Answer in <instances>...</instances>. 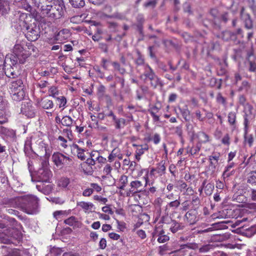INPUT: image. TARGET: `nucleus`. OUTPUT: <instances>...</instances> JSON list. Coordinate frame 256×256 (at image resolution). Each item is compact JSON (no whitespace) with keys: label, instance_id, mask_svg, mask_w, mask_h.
I'll use <instances>...</instances> for the list:
<instances>
[{"label":"nucleus","instance_id":"4d7b16f0","mask_svg":"<svg viewBox=\"0 0 256 256\" xmlns=\"http://www.w3.org/2000/svg\"><path fill=\"white\" fill-rule=\"evenodd\" d=\"M192 203L194 206L197 207L198 206L200 203L199 198L197 196H193L192 200Z\"/></svg>","mask_w":256,"mask_h":256},{"label":"nucleus","instance_id":"39448f33","mask_svg":"<svg viewBox=\"0 0 256 256\" xmlns=\"http://www.w3.org/2000/svg\"><path fill=\"white\" fill-rule=\"evenodd\" d=\"M53 162L57 167L62 168L64 166L71 164L72 160L60 152H55L52 156Z\"/></svg>","mask_w":256,"mask_h":256},{"label":"nucleus","instance_id":"b1692460","mask_svg":"<svg viewBox=\"0 0 256 256\" xmlns=\"http://www.w3.org/2000/svg\"><path fill=\"white\" fill-rule=\"evenodd\" d=\"M114 126L116 129L120 130L123 128L126 125V120L123 118H116L114 120Z\"/></svg>","mask_w":256,"mask_h":256},{"label":"nucleus","instance_id":"f3484780","mask_svg":"<svg viewBox=\"0 0 256 256\" xmlns=\"http://www.w3.org/2000/svg\"><path fill=\"white\" fill-rule=\"evenodd\" d=\"M10 10L9 2L8 0H0V13L2 16L8 14Z\"/></svg>","mask_w":256,"mask_h":256},{"label":"nucleus","instance_id":"5701e85b","mask_svg":"<svg viewBox=\"0 0 256 256\" xmlns=\"http://www.w3.org/2000/svg\"><path fill=\"white\" fill-rule=\"evenodd\" d=\"M8 91L10 94L12 98L15 100L16 96V81L12 80L10 82V84L8 85Z\"/></svg>","mask_w":256,"mask_h":256},{"label":"nucleus","instance_id":"aec40b11","mask_svg":"<svg viewBox=\"0 0 256 256\" xmlns=\"http://www.w3.org/2000/svg\"><path fill=\"white\" fill-rule=\"evenodd\" d=\"M72 150L75 152L77 154V156L81 160H84L86 158L84 154L85 150L78 146L77 144H74L72 146Z\"/></svg>","mask_w":256,"mask_h":256},{"label":"nucleus","instance_id":"09e8293b","mask_svg":"<svg viewBox=\"0 0 256 256\" xmlns=\"http://www.w3.org/2000/svg\"><path fill=\"white\" fill-rule=\"evenodd\" d=\"M112 170V167L110 164H106L104 168L103 172L106 176L110 175Z\"/></svg>","mask_w":256,"mask_h":256},{"label":"nucleus","instance_id":"7c9ffc66","mask_svg":"<svg viewBox=\"0 0 256 256\" xmlns=\"http://www.w3.org/2000/svg\"><path fill=\"white\" fill-rule=\"evenodd\" d=\"M179 110L185 120L188 121L189 120V115L190 112L187 106H185L183 108H180Z\"/></svg>","mask_w":256,"mask_h":256},{"label":"nucleus","instance_id":"20e7f679","mask_svg":"<svg viewBox=\"0 0 256 256\" xmlns=\"http://www.w3.org/2000/svg\"><path fill=\"white\" fill-rule=\"evenodd\" d=\"M16 229L8 228L4 230V233L0 236V241L4 244H14L16 241Z\"/></svg>","mask_w":256,"mask_h":256},{"label":"nucleus","instance_id":"f704fd0d","mask_svg":"<svg viewBox=\"0 0 256 256\" xmlns=\"http://www.w3.org/2000/svg\"><path fill=\"white\" fill-rule=\"evenodd\" d=\"M69 184L70 180L66 178H60L58 182V186L62 188H67Z\"/></svg>","mask_w":256,"mask_h":256},{"label":"nucleus","instance_id":"c756f323","mask_svg":"<svg viewBox=\"0 0 256 256\" xmlns=\"http://www.w3.org/2000/svg\"><path fill=\"white\" fill-rule=\"evenodd\" d=\"M148 144H144V145H140V146H138V148H136V154H138V156H141L143 154L146 150H148Z\"/></svg>","mask_w":256,"mask_h":256},{"label":"nucleus","instance_id":"e2e57ef3","mask_svg":"<svg viewBox=\"0 0 256 256\" xmlns=\"http://www.w3.org/2000/svg\"><path fill=\"white\" fill-rule=\"evenodd\" d=\"M90 186L92 187L91 188L93 189V190H95L97 192H99L102 190V188L98 184L96 183H91Z\"/></svg>","mask_w":256,"mask_h":256},{"label":"nucleus","instance_id":"c85d7f7f","mask_svg":"<svg viewBox=\"0 0 256 256\" xmlns=\"http://www.w3.org/2000/svg\"><path fill=\"white\" fill-rule=\"evenodd\" d=\"M18 7H21L27 12H30L32 10L31 6L27 2L26 0H21L18 2Z\"/></svg>","mask_w":256,"mask_h":256},{"label":"nucleus","instance_id":"4be33fe9","mask_svg":"<svg viewBox=\"0 0 256 256\" xmlns=\"http://www.w3.org/2000/svg\"><path fill=\"white\" fill-rule=\"evenodd\" d=\"M40 106L44 109H51L54 107L53 102L48 98L42 99L40 103Z\"/></svg>","mask_w":256,"mask_h":256},{"label":"nucleus","instance_id":"72a5a7b5","mask_svg":"<svg viewBox=\"0 0 256 256\" xmlns=\"http://www.w3.org/2000/svg\"><path fill=\"white\" fill-rule=\"evenodd\" d=\"M70 2L74 8L82 7L85 4L84 0H70Z\"/></svg>","mask_w":256,"mask_h":256},{"label":"nucleus","instance_id":"8fccbe9b","mask_svg":"<svg viewBox=\"0 0 256 256\" xmlns=\"http://www.w3.org/2000/svg\"><path fill=\"white\" fill-rule=\"evenodd\" d=\"M250 88V84L247 81H243L242 86L239 88L240 90L248 91Z\"/></svg>","mask_w":256,"mask_h":256},{"label":"nucleus","instance_id":"2eb2a0df","mask_svg":"<svg viewBox=\"0 0 256 256\" xmlns=\"http://www.w3.org/2000/svg\"><path fill=\"white\" fill-rule=\"evenodd\" d=\"M185 218L190 224H195L198 220L196 212L195 210H191L185 214Z\"/></svg>","mask_w":256,"mask_h":256},{"label":"nucleus","instance_id":"864d4df0","mask_svg":"<svg viewBox=\"0 0 256 256\" xmlns=\"http://www.w3.org/2000/svg\"><path fill=\"white\" fill-rule=\"evenodd\" d=\"M66 214V211L58 210L54 212V217L56 220H58L62 218V216Z\"/></svg>","mask_w":256,"mask_h":256},{"label":"nucleus","instance_id":"bb28decb","mask_svg":"<svg viewBox=\"0 0 256 256\" xmlns=\"http://www.w3.org/2000/svg\"><path fill=\"white\" fill-rule=\"evenodd\" d=\"M61 123L64 126L70 127L73 123V120L69 116H64L61 120Z\"/></svg>","mask_w":256,"mask_h":256},{"label":"nucleus","instance_id":"bf43d9fd","mask_svg":"<svg viewBox=\"0 0 256 256\" xmlns=\"http://www.w3.org/2000/svg\"><path fill=\"white\" fill-rule=\"evenodd\" d=\"M120 184L126 185L128 182V177L126 175H122L120 179Z\"/></svg>","mask_w":256,"mask_h":256},{"label":"nucleus","instance_id":"473e14b6","mask_svg":"<svg viewBox=\"0 0 256 256\" xmlns=\"http://www.w3.org/2000/svg\"><path fill=\"white\" fill-rule=\"evenodd\" d=\"M56 100L58 102V104L60 108H62L64 109L66 107V99L64 96L57 97Z\"/></svg>","mask_w":256,"mask_h":256},{"label":"nucleus","instance_id":"37998d69","mask_svg":"<svg viewBox=\"0 0 256 256\" xmlns=\"http://www.w3.org/2000/svg\"><path fill=\"white\" fill-rule=\"evenodd\" d=\"M180 202L179 199L175 200L168 204V206L171 208L176 209L180 205Z\"/></svg>","mask_w":256,"mask_h":256},{"label":"nucleus","instance_id":"f257e3e1","mask_svg":"<svg viewBox=\"0 0 256 256\" xmlns=\"http://www.w3.org/2000/svg\"><path fill=\"white\" fill-rule=\"evenodd\" d=\"M38 198L34 195L24 194L17 190V208L30 214L38 213Z\"/></svg>","mask_w":256,"mask_h":256},{"label":"nucleus","instance_id":"2f4dec72","mask_svg":"<svg viewBox=\"0 0 256 256\" xmlns=\"http://www.w3.org/2000/svg\"><path fill=\"white\" fill-rule=\"evenodd\" d=\"M234 163L231 162L228 164L226 168V170L223 173V176L224 178H228L233 174V171L229 172L230 170L234 166Z\"/></svg>","mask_w":256,"mask_h":256},{"label":"nucleus","instance_id":"e433bc0d","mask_svg":"<svg viewBox=\"0 0 256 256\" xmlns=\"http://www.w3.org/2000/svg\"><path fill=\"white\" fill-rule=\"evenodd\" d=\"M248 182L251 184H256V171L252 172L250 173L248 178Z\"/></svg>","mask_w":256,"mask_h":256},{"label":"nucleus","instance_id":"052dcab7","mask_svg":"<svg viewBox=\"0 0 256 256\" xmlns=\"http://www.w3.org/2000/svg\"><path fill=\"white\" fill-rule=\"evenodd\" d=\"M222 142L223 144L228 146L230 144V136L228 134H226L222 140Z\"/></svg>","mask_w":256,"mask_h":256},{"label":"nucleus","instance_id":"de8ad7c7","mask_svg":"<svg viewBox=\"0 0 256 256\" xmlns=\"http://www.w3.org/2000/svg\"><path fill=\"white\" fill-rule=\"evenodd\" d=\"M49 95L56 98L58 94V90L56 86H51L48 90Z\"/></svg>","mask_w":256,"mask_h":256},{"label":"nucleus","instance_id":"a211bd4d","mask_svg":"<svg viewBox=\"0 0 256 256\" xmlns=\"http://www.w3.org/2000/svg\"><path fill=\"white\" fill-rule=\"evenodd\" d=\"M38 146L42 154H44L46 157L50 156V152L47 144L44 141L40 140L38 142Z\"/></svg>","mask_w":256,"mask_h":256},{"label":"nucleus","instance_id":"9d476101","mask_svg":"<svg viewBox=\"0 0 256 256\" xmlns=\"http://www.w3.org/2000/svg\"><path fill=\"white\" fill-rule=\"evenodd\" d=\"M164 232L160 228H156L154 232V236L158 237V241L160 243H164L169 240V237L166 235Z\"/></svg>","mask_w":256,"mask_h":256},{"label":"nucleus","instance_id":"cd10ccee","mask_svg":"<svg viewBox=\"0 0 256 256\" xmlns=\"http://www.w3.org/2000/svg\"><path fill=\"white\" fill-rule=\"evenodd\" d=\"M198 137L200 143H206L209 142L208 136L204 132H198Z\"/></svg>","mask_w":256,"mask_h":256},{"label":"nucleus","instance_id":"6e6552de","mask_svg":"<svg viewBox=\"0 0 256 256\" xmlns=\"http://www.w3.org/2000/svg\"><path fill=\"white\" fill-rule=\"evenodd\" d=\"M244 124L246 127L249 122L254 118V113L253 108L249 104H246L244 106Z\"/></svg>","mask_w":256,"mask_h":256},{"label":"nucleus","instance_id":"412c9836","mask_svg":"<svg viewBox=\"0 0 256 256\" xmlns=\"http://www.w3.org/2000/svg\"><path fill=\"white\" fill-rule=\"evenodd\" d=\"M17 58H18L20 63H24L25 59L27 58V54L23 50V48L17 44Z\"/></svg>","mask_w":256,"mask_h":256},{"label":"nucleus","instance_id":"49530a36","mask_svg":"<svg viewBox=\"0 0 256 256\" xmlns=\"http://www.w3.org/2000/svg\"><path fill=\"white\" fill-rule=\"evenodd\" d=\"M76 222V218L74 216H70L64 220V223L70 226H74Z\"/></svg>","mask_w":256,"mask_h":256},{"label":"nucleus","instance_id":"9b49d317","mask_svg":"<svg viewBox=\"0 0 256 256\" xmlns=\"http://www.w3.org/2000/svg\"><path fill=\"white\" fill-rule=\"evenodd\" d=\"M52 5V2H49L48 0H46L45 2L41 4L40 10L41 14L44 16L49 18Z\"/></svg>","mask_w":256,"mask_h":256},{"label":"nucleus","instance_id":"680f3d73","mask_svg":"<svg viewBox=\"0 0 256 256\" xmlns=\"http://www.w3.org/2000/svg\"><path fill=\"white\" fill-rule=\"evenodd\" d=\"M93 192V189L88 188L86 189L82 192V195L84 196H90Z\"/></svg>","mask_w":256,"mask_h":256},{"label":"nucleus","instance_id":"ea45409f","mask_svg":"<svg viewBox=\"0 0 256 256\" xmlns=\"http://www.w3.org/2000/svg\"><path fill=\"white\" fill-rule=\"evenodd\" d=\"M205 192L207 195H210L214 188V184H208L204 186Z\"/></svg>","mask_w":256,"mask_h":256},{"label":"nucleus","instance_id":"13d9d810","mask_svg":"<svg viewBox=\"0 0 256 256\" xmlns=\"http://www.w3.org/2000/svg\"><path fill=\"white\" fill-rule=\"evenodd\" d=\"M216 101L222 104H225L226 103V100L225 98L222 96V94L220 93H218L216 96Z\"/></svg>","mask_w":256,"mask_h":256},{"label":"nucleus","instance_id":"4c0bfd02","mask_svg":"<svg viewBox=\"0 0 256 256\" xmlns=\"http://www.w3.org/2000/svg\"><path fill=\"white\" fill-rule=\"evenodd\" d=\"M118 148H114L110 153L108 156V161L110 162H113L116 158L118 153Z\"/></svg>","mask_w":256,"mask_h":256},{"label":"nucleus","instance_id":"69168bd1","mask_svg":"<svg viewBox=\"0 0 256 256\" xmlns=\"http://www.w3.org/2000/svg\"><path fill=\"white\" fill-rule=\"evenodd\" d=\"M106 246V241L104 238H102L99 242V246L101 249H104Z\"/></svg>","mask_w":256,"mask_h":256},{"label":"nucleus","instance_id":"58836bf2","mask_svg":"<svg viewBox=\"0 0 256 256\" xmlns=\"http://www.w3.org/2000/svg\"><path fill=\"white\" fill-rule=\"evenodd\" d=\"M236 119L235 112H230L228 114V122L230 125H234Z\"/></svg>","mask_w":256,"mask_h":256},{"label":"nucleus","instance_id":"338daca9","mask_svg":"<svg viewBox=\"0 0 256 256\" xmlns=\"http://www.w3.org/2000/svg\"><path fill=\"white\" fill-rule=\"evenodd\" d=\"M245 27L248 29H250L252 27V22L249 18L246 20Z\"/></svg>","mask_w":256,"mask_h":256},{"label":"nucleus","instance_id":"a19ab883","mask_svg":"<svg viewBox=\"0 0 256 256\" xmlns=\"http://www.w3.org/2000/svg\"><path fill=\"white\" fill-rule=\"evenodd\" d=\"M22 232H24L22 225L17 224V241H20L22 239L23 236Z\"/></svg>","mask_w":256,"mask_h":256},{"label":"nucleus","instance_id":"f03ea898","mask_svg":"<svg viewBox=\"0 0 256 256\" xmlns=\"http://www.w3.org/2000/svg\"><path fill=\"white\" fill-rule=\"evenodd\" d=\"M19 26L28 40L35 41L40 37V28L36 26H28L24 21L20 20Z\"/></svg>","mask_w":256,"mask_h":256},{"label":"nucleus","instance_id":"7ed1b4c3","mask_svg":"<svg viewBox=\"0 0 256 256\" xmlns=\"http://www.w3.org/2000/svg\"><path fill=\"white\" fill-rule=\"evenodd\" d=\"M66 10L62 0H54L52 2L49 18L51 20H57L64 16Z\"/></svg>","mask_w":256,"mask_h":256},{"label":"nucleus","instance_id":"6ab92c4d","mask_svg":"<svg viewBox=\"0 0 256 256\" xmlns=\"http://www.w3.org/2000/svg\"><path fill=\"white\" fill-rule=\"evenodd\" d=\"M184 228V226L182 224L173 220L170 224V230L172 233L174 234L182 230Z\"/></svg>","mask_w":256,"mask_h":256},{"label":"nucleus","instance_id":"603ef678","mask_svg":"<svg viewBox=\"0 0 256 256\" xmlns=\"http://www.w3.org/2000/svg\"><path fill=\"white\" fill-rule=\"evenodd\" d=\"M112 66L114 68L118 71L120 74H124L125 72V70L124 68H120V65L118 63L116 62H113L112 63Z\"/></svg>","mask_w":256,"mask_h":256},{"label":"nucleus","instance_id":"79ce46f5","mask_svg":"<svg viewBox=\"0 0 256 256\" xmlns=\"http://www.w3.org/2000/svg\"><path fill=\"white\" fill-rule=\"evenodd\" d=\"M26 96L25 90L24 88H18L17 91V99L22 100Z\"/></svg>","mask_w":256,"mask_h":256},{"label":"nucleus","instance_id":"ddd939ff","mask_svg":"<svg viewBox=\"0 0 256 256\" xmlns=\"http://www.w3.org/2000/svg\"><path fill=\"white\" fill-rule=\"evenodd\" d=\"M220 153H214L212 155L209 156V168H210L212 172H214L215 170L216 166L218 164V162L220 160Z\"/></svg>","mask_w":256,"mask_h":256},{"label":"nucleus","instance_id":"423d86ee","mask_svg":"<svg viewBox=\"0 0 256 256\" xmlns=\"http://www.w3.org/2000/svg\"><path fill=\"white\" fill-rule=\"evenodd\" d=\"M144 74L150 80V84L152 87L155 88L160 84L159 78L148 64L144 65Z\"/></svg>","mask_w":256,"mask_h":256},{"label":"nucleus","instance_id":"774afa93","mask_svg":"<svg viewBox=\"0 0 256 256\" xmlns=\"http://www.w3.org/2000/svg\"><path fill=\"white\" fill-rule=\"evenodd\" d=\"M108 236L113 240H118L120 238V236L114 232L109 233Z\"/></svg>","mask_w":256,"mask_h":256},{"label":"nucleus","instance_id":"393cba45","mask_svg":"<svg viewBox=\"0 0 256 256\" xmlns=\"http://www.w3.org/2000/svg\"><path fill=\"white\" fill-rule=\"evenodd\" d=\"M248 60L250 63V70L251 72H255L256 70V58L253 54H249L248 56Z\"/></svg>","mask_w":256,"mask_h":256},{"label":"nucleus","instance_id":"5fc2aeb1","mask_svg":"<svg viewBox=\"0 0 256 256\" xmlns=\"http://www.w3.org/2000/svg\"><path fill=\"white\" fill-rule=\"evenodd\" d=\"M94 199L103 204H106V202H108V199L106 198H102V196L98 195L94 196Z\"/></svg>","mask_w":256,"mask_h":256},{"label":"nucleus","instance_id":"3c124183","mask_svg":"<svg viewBox=\"0 0 256 256\" xmlns=\"http://www.w3.org/2000/svg\"><path fill=\"white\" fill-rule=\"evenodd\" d=\"M212 248V246L211 245L206 244L198 248V250L199 252L201 253L206 252H208Z\"/></svg>","mask_w":256,"mask_h":256},{"label":"nucleus","instance_id":"dca6fc26","mask_svg":"<svg viewBox=\"0 0 256 256\" xmlns=\"http://www.w3.org/2000/svg\"><path fill=\"white\" fill-rule=\"evenodd\" d=\"M166 166L162 161L160 162L156 168H152L150 172V174L154 176L156 173L158 174V176H162L164 174Z\"/></svg>","mask_w":256,"mask_h":256},{"label":"nucleus","instance_id":"c03bdc74","mask_svg":"<svg viewBox=\"0 0 256 256\" xmlns=\"http://www.w3.org/2000/svg\"><path fill=\"white\" fill-rule=\"evenodd\" d=\"M138 58L136 60V63L137 65H142L144 67V59L139 52H137Z\"/></svg>","mask_w":256,"mask_h":256},{"label":"nucleus","instance_id":"4468645a","mask_svg":"<svg viewBox=\"0 0 256 256\" xmlns=\"http://www.w3.org/2000/svg\"><path fill=\"white\" fill-rule=\"evenodd\" d=\"M77 206L80 207L86 213H90L92 212L94 208V205L90 202H79L76 203Z\"/></svg>","mask_w":256,"mask_h":256},{"label":"nucleus","instance_id":"f8f14e48","mask_svg":"<svg viewBox=\"0 0 256 256\" xmlns=\"http://www.w3.org/2000/svg\"><path fill=\"white\" fill-rule=\"evenodd\" d=\"M21 112L28 116H31L33 114L31 103L28 100H26L22 102L21 107Z\"/></svg>","mask_w":256,"mask_h":256},{"label":"nucleus","instance_id":"c9c22d12","mask_svg":"<svg viewBox=\"0 0 256 256\" xmlns=\"http://www.w3.org/2000/svg\"><path fill=\"white\" fill-rule=\"evenodd\" d=\"M6 75L10 78H14L15 70L12 66H10L8 68L5 70Z\"/></svg>","mask_w":256,"mask_h":256},{"label":"nucleus","instance_id":"a18cd8bd","mask_svg":"<svg viewBox=\"0 0 256 256\" xmlns=\"http://www.w3.org/2000/svg\"><path fill=\"white\" fill-rule=\"evenodd\" d=\"M173 132L178 135L180 137L182 136V127L181 126H178L176 127H173L171 128Z\"/></svg>","mask_w":256,"mask_h":256},{"label":"nucleus","instance_id":"a878e982","mask_svg":"<svg viewBox=\"0 0 256 256\" xmlns=\"http://www.w3.org/2000/svg\"><path fill=\"white\" fill-rule=\"evenodd\" d=\"M70 30L64 28L58 32V39L62 38L63 40H66L70 37Z\"/></svg>","mask_w":256,"mask_h":256},{"label":"nucleus","instance_id":"0eeeda50","mask_svg":"<svg viewBox=\"0 0 256 256\" xmlns=\"http://www.w3.org/2000/svg\"><path fill=\"white\" fill-rule=\"evenodd\" d=\"M148 182V176H146L144 178V182L136 180L132 181L130 183V188L129 192L131 194H136L140 192L147 184Z\"/></svg>","mask_w":256,"mask_h":256},{"label":"nucleus","instance_id":"0e129e2a","mask_svg":"<svg viewBox=\"0 0 256 256\" xmlns=\"http://www.w3.org/2000/svg\"><path fill=\"white\" fill-rule=\"evenodd\" d=\"M152 140L154 144H158L160 140V135L158 134H155L153 136Z\"/></svg>","mask_w":256,"mask_h":256},{"label":"nucleus","instance_id":"6e6d98bb","mask_svg":"<svg viewBox=\"0 0 256 256\" xmlns=\"http://www.w3.org/2000/svg\"><path fill=\"white\" fill-rule=\"evenodd\" d=\"M183 248H188L192 250H196L198 248V245L196 244H187L182 246Z\"/></svg>","mask_w":256,"mask_h":256},{"label":"nucleus","instance_id":"1a4fd4ad","mask_svg":"<svg viewBox=\"0 0 256 256\" xmlns=\"http://www.w3.org/2000/svg\"><path fill=\"white\" fill-rule=\"evenodd\" d=\"M38 180L39 182H48L52 175L51 172L46 168H40L37 172Z\"/></svg>","mask_w":256,"mask_h":256}]
</instances>
